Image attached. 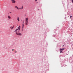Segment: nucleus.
Returning a JSON list of instances; mask_svg holds the SVG:
<instances>
[{"label":"nucleus","mask_w":73,"mask_h":73,"mask_svg":"<svg viewBox=\"0 0 73 73\" xmlns=\"http://www.w3.org/2000/svg\"><path fill=\"white\" fill-rule=\"evenodd\" d=\"M39 10H40L39 9H38V11H39Z\"/></svg>","instance_id":"nucleus-27"},{"label":"nucleus","mask_w":73,"mask_h":73,"mask_svg":"<svg viewBox=\"0 0 73 73\" xmlns=\"http://www.w3.org/2000/svg\"><path fill=\"white\" fill-rule=\"evenodd\" d=\"M14 27H12V28H13H13Z\"/></svg>","instance_id":"nucleus-23"},{"label":"nucleus","mask_w":73,"mask_h":73,"mask_svg":"<svg viewBox=\"0 0 73 73\" xmlns=\"http://www.w3.org/2000/svg\"><path fill=\"white\" fill-rule=\"evenodd\" d=\"M52 36H53V37H55V35H53Z\"/></svg>","instance_id":"nucleus-11"},{"label":"nucleus","mask_w":73,"mask_h":73,"mask_svg":"<svg viewBox=\"0 0 73 73\" xmlns=\"http://www.w3.org/2000/svg\"><path fill=\"white\" fill-rule=\"evenodd\" d=\"M11 29L12 30L13 29V28H11Z\"/></svg>","instance_id":"nucleus-20"},{"label":"nucleus","mask_w":73,"mask_h":73,"mask_svg":"<svg viewBox=\"0 0 73 73\" xmlns=\"http://www.w3.org/2000/svg\"><path fill=\"white\" fill-rule=\"evenodd\" d=\"M28 21H26L25 22V25H28Z\"/></svg>","instance_id":"nucleus-6"},{"label":"nucleus","mask_w":73,"mask_h":73,"mask_svg":"<svg viewBox=\"0 0 73 73\" xmlns=\"http://www.w3.org/2000/svg\"><path fill=\"white\" fill-rule=\"evenodd\" d=\"M64 50V48H63L62 49V48H60L59 50H60V53H62V51H63V50Z\"/></svg>","instance_id":"nucleus-2"},{"label":"nucleus","mask_w":73,"mask_h":73,"mask_svg":"<svg viewBox=\"0 0 73 73\" xmlns=\"http://www.w3.org/2000/svg\"><path fill=\"white\" fill-rule=\"evenodd\" d=\"M17 20L18 21H20V19H19V17H17Z\"/></svg>","instance_id":"nucleus-9"},{"label":"nucleus","mask_w":73,"mask_h":73,"mask_svg":"<svg viewBox=\"0 0 73 73\" xmlns=\"http://www.w3.org/2000/svg\"><path fill=\"white\" fill-rule=\"evenodd\" d=\"M15 8H17L18 9H19V8H18L17 7V6H16L15 7Z\"/></svg>","instance_id":"nucleus-10"},{"label":"nucleus","mask_w":73,"mask_h":73,"mask_svg":"<svg viewBox=\"0 0 73 73\" xmlns=\"http://www.w3.org/2000/svg\"><path fill=\"white\" fill-rule=\"evenodd\" d=\"M64 46V45H63L62 46Z\"/></svg>","instance_id":"nucleus-26"},{"label":"nucleus","mask_w":73,"mask_h":73,"mask_svg":"<svg viewBox=\"0 0 73 73\" xmlns=\"http://www.w3.org/2000/svg\"><path fill=\"white\" fill-rule=\"evenodd\" d=\"M71 17H72H72H72V16H70V18H71Z\"/></svg>","instance_id":"nucleus-16"},{"label":"nucleus","mask_w":73,"mask_h":73,"mask_svg":"<svg viewBox=\"0 0 73 73\" xmlns=\"http://www.w3.org/2000/svg\"><path fill=\"white\" fill-rule=\"evenodd\" d=\"M10 13H12V12H10Z\"/></svg>","instance_id":"nucleus-28"},{"label":"nucleus","mask_w":73,"mask_h":73,"mask_svg":"<svg viewBox=\"0 0 73 73\" xmlns=\"http://www.w3.org/2000/svg\"><path fill=\"white\" fill-rule=\"evenodd\" d=\"M28 18H26L25 19V21H28Z\"/></svg>","instance_id":"nucleus-5"},{"label":"nucleus","mask_w":73,"mask_h":73,"mask_svg":"<svg viewBox=\"0 0 73 73\" xmlns=\"http://www.w3.org/2000/svg\"><path fill=\"white\" fill-rule=\"evenodd\" d=\"M24 24V22H23V24Z\"/></svg>","instance_id":"nucleus-29"},{"label":"nucleus","mask_w":73,"mask_h":73,"mask_svg":"<svg viewBox=\"0 0 73 73\" xmlns=\"http://www.w3.org/2000/svg\"><path fill=\"white\" fill-rule=\"evenodd\" d=\"M72 3H73V0H72Z\"/></svg>","instance_id":"nucleus-18"},{"label":"nucleus","mask_w":73,"mask_h":73,"mask_svg":"<svg viewBox=\"0 0 73 73\" xmlns=\"http://www.w3.org/2000/svg\"><path fill=\"white\" fill-rule=\"evenodd\" d=\"M11 1H12V3H16V1L15 0H11Z\"/></svg>","instance_id":"nucleus-3"},{"label":"nucleus","mask_w":73,"mask_h":73,"mask_svg":"<svg viewBox=\"0 0 73 73\" xmlns=\"http://www.w3.org/2000/svg\"><path fill=\"white\" fill-rule=\"evenodd\" d=\"M24 24H23V25H22V27H24Z\"/></svg>","instance_id":"nucleus-17"},{"label":"nucleus","mask_w":73,"mask_h":73,"mask_svg":"<svg viewBox=\"0 0 73 73\" xmlns=\"http://www.w3.org/2000/svg\"><path fill=\"white\" fill-rule=\"evenodd\" d=\"M62 4H63V3Z\"/></svg>","instance_id":"nucleus-31"},{"label":"nucleus","mask_w":73,"mask_h":73,"mask_svg":"<svg viewBox=\"0 0 73 73\" xmlns=\"http://www.w3.org/2000/svg\"><path fill=\"white\" fill-rule=\"evenodd\" d=\"M11 27H10V29H11Z\"/></svg>","instance_id":"nucleus-25"},{"label":"nucleus","mask_w":73,"mask_h":73,"mask_svg":"<svg viewBox=\"0 0 73 73\" xmlns=\"http://www.w3.org/2000/svg\"><path fill=\"white\" fill-rule=\"evenodd\" d=\"M22 29H23L24 28V27L22 26Z\"/></svg>","instance_id":"nucleus-19"},{"label":"nucleus","mask_w":73,"mask_h":73,"mask_svg":"<svg viewBox=\"0 0 73 73\" xmlns=\"http://www.w3.org/2000/svg\"><path fill=\"white\" fill-rule=\"evenodd\" d=\"M23 29H22V31H23Z\"/></svg>","instance_id":"nucleus-22"},{"label":"nucleus","mask_w":73,"mask_h":73,"mask_svg":"<svg viewBox=\"0 0 73 73\" xmlns=\"http://www.w3.org/2000/svg\"><path fill=\"white\" fill-rule=\"evenodd\" d=\"M62 2H63V1H62Z\"/></svg>","instance_id":"nucleus-30"},{"label":"nucleus","mask_w":73,"mask_h":73,"mask_svg":"<svg viewBox=\"0 0 73 73\" xmlns=\"http://www.w3.org/2000/svg\"><path fill=\"white\" fill-rule=\"evenodd\" d=\"M12 51H13V52L15 51V50L14 49H13Z\"/></svg>","instance_id":"nucleus-12"},{"label":"nucleus","mask_w":73,"mask_h":73,"mask_svg":"<svg viewBox=\"0 0 73 73\" xmlns=\"http://www.w3.org/2000/svg\"><path fill=\"white\" fill-rule=\"evenodd\" d=\"M17 52V51H15V53H16Z\"/></svg>","instance_id":"nucleus-13"},{"label":"nucleus","mask_w":73,"mask_h":73,"mask_svg":"<svg viewBox=\"0 0 73 73\" xmlns=\"http://www.w3.org/2000/svg\"><path fill=\"white\" fill-rule=\"evenodd\" d=\"M63 24L64 25V23H63Z\"/></svg>","instance_id":"nucleus-24"},{"label":"nucleus","mask_w":73,"mask_h":73,"mask_svg":"<svg viewBox=\"0 0 73 73\" xmlns=\"http://www.w3.org/2000/svg\"><path fill=\"white\" fill-rule=\"evenodd\" d=\"M55 31V30H54V33H56V31Z\"/></svg>","instance_id":"nucleus-15"},{"label":"nucleus","mask_w":73,"mask_h":73,"mask_svg":"<svg viewBox=\"0 0 73 73\" xmlns=\"http://www.w3.org/2000/svg\"><path fill=\"white\" fill-rule=\"evenodd\" d=\"M8 19H11V17L9 15H8Z\"/></svg>","instance_id":"nucleus-8"},{"label":"nucleus","mask_w":73,"mask_h":73,"mask_svg":"<svg viewBox=\"0 0 73 73\" xmlns=\"http://www.w3.org/2000/svg\"><path fill=\"white\" fill-rule=\"evenodd\" d=\"M59 28V27H56V29H57V28Z\"/></svg>","instance_id":"nucleus-14"},{"label":"nucleus","mask_w":73,"mask_h":73,"mask_svg":"<svg viewBox=\"0 0 73 73\" xmlns=\"http://www.w3.org/2000/svg\"><path fill=\"white\" fill-rule=\"evenodd\" d=\"M20 27H21V26L20 25H19V27H18L17 29H16L14 31V32H16L15 33L16 35H18V36H21L22 35L21 33H19V31H20ZM17 31H18V33L17 32Z\"/></svg>","instance_id":"nucleus-1"},{"label":"nucleus","mask_w":73,"mask_h":73,"mask_svg":"<svg viewBox=\"0 0 73 73\" xmlns=\"http://www.w3.org/2000/svg\"><path fill=\"white\" fill-rule=\"evenodd\" d=\"M37 1V0H35V1Z\"/></svg>","instance_id":"nucleus-21"},{"label":"nucleus","mask_w":73,"mask_h":73,"mask_svg":"<svg viewBox=\"0 0 73 73\" xmlns=\"http://www.w3.org/2000/svg\"><path fill=\"white\" fill-rule=\"evenodd\" d=\"M61 64V65H61L62 67H63V66H64V62L62 63Z\"/></svg>","instance_id":"nucleus-4"},{"label":"nucleus","mask_w":73,"mask_h":73,"mask_svg":"<svg viewBox=\"0 0 73 73\" xmlns=\"http://www.w3.org/2000/svg\"><path fill=\"white\" fill-rule=\"evenodd\" d=\"M23 9V6H22L21 8H19V9Z\"/></svg>","instance_id":"nucleus-7"}]
</instances>
